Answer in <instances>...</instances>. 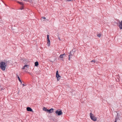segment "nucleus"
Returning <instances> with one entry per match:
<instances>
[{
    "instance_id": "nucleus-24",
    "label": "nucleus",
    "mask_w": 122,
    "mask_h": 122,
    "mask_svg": "<svg viewBox=\"0 0 122 122\" xmlns=\"http://www.w3.org/2000/svg\"><path fill=\"white\" fill-rule=\"evenodd\" d=\"M58 38V39H59L60 40V38L59 37Z\"/></svg>"
},
{
    "instance_id": "nucleus-16",
    "label": "nucleus",
    "mask_w": 122,
    "mask_h": 122,
    "mask_svg": "<svg viewBox=\"0 0 122 122\" xmlns=\"http://www.w3.org/2000/svg\"><path fill=\"white\" fill-rule=\"evenodd\" d=\"M5 89V88L4 87H2L1 86H0V90L2 91Z\"/></svg>"
},
{
    "instance_id": "nucleus-25",
    "label": "nucleus",
    "mask_w": 122,
    "mask_h": 122,
    "mask_svg": "<svg viewBox=\"0 0 122 122\" xmlns=\"http://www.w3.org/2000/svg\"><path fill=\"white\" fill-rule=\"evenodd\" d=\"M114 122H117V121H115Z\"/></svg>"
},
{
    "instance_id": "nucleus-19",
    "label": "nucleus",
    "mask_w": 122,
    "mask_h": 122,
    "mask_svg": "<svg viewBox=\"0 0 122 122\" xmlns=\"http://www.w3.org/2000/svg\"><path fill=\"white\" fill-rule=\"evenodd\" d=\"M18 80H19V81H20L21 80L20 79V78L18 76Z\"/></svg>"
},
{
    "instance_id": "nucleus-12",
    "label": "nucleus",
    "mask_w": 122,
    "mask_h": 122,
    "mask_svg": "<svg viewBox=\"0 0 122 122\" xmlns=\"http://www.w3.org/2000/svg\"><path fill=\"white\" fill-rule=\"evenodd\" d=\"M42 18L41 20L43 21H44L45 20H48L46 19V18L44 17H42Z\"/></svg>"
},
{
    "instance_id": "nucleus-3",
    "label": "nucleus",
    "mask_w": 122,
    "mask_h": 122,
    "mask_svg": "<svg viewBox=\"0 0 122 122\" xmlns=\"http://www.w3.org/2000/svg\"><path fill=\"white\" fill-rule=\"evenodd\" d=\"M56 76L57 78V80L58 81H59L61 78V76L59 75L58 74V71H56Z\"/></svg>"
},
{
    "instance_id": "nucleus-6",
    "label": "nucleus",
    "mask_w": 122,
    "mask_h": 122,
    "mask_svg": "<svg viewBox=\"0 0 122 122\" xmlns=\"http://www.w3.org/2000/svg\"><path fill=\"white\" fill-rule=\"evenodd\" d=\"M65 54L64 53L63 54L59 56V58H60L61 60H62V61L63 60V58L65 57Z\"/></svg>"
},
{
    "instance_id": "nucleus-18",
    "label": "nucleus",
    "mask_w": 122,
    "mask_h": 122,
    "mask_svg": "<svg viewBox=\"0 0 122 122\" xmlns=\"http://www.w3.org/2000/svg\"><path fill=\"white\" fill-rule=\"evenodd\" d=\"M97 36L98 37H101V35L100 34H98L97 35Z\"/></svg>"
},
{
    "instance_id": "nucleus-17",
    "label": "nucleus",
    "mask_w": 122,
    "mask_h": 122,
    "mask_svg": "<svg viewBox=\"0 0 122 122\" xmlns=\"http://www.w3.org/2000/svg\"><path fill=\"white\" fill-rule=\"evenodd\" d=\"M17 2L19 3V4H20L23 5H24L23 3L22 2H20L19 1H18Z\"/></svg>"
},
{
    "instance_id": "nucleus-10",
    "label": "nucleus",
    "mask_w": 122,
    "mask_h": 122,
    "mask_svg": "<svg viewBox=\"0 0 122 122\" xmlns=\"http://www.w3.org/2000/svg\"><path fill=\"white\" fill-rule=\"evenodd\" d=\"M26 110L28 112H33L32 109L30 107H27L26 108Z\"/></svg>"
},
{
    "instance_id": "nucleus-11",
    "label": "nucleus",
    "mask_w": 122,
    "mask_h": 122,
    "mask_svg": "<svg viewBox=\"0 0 122 122\" xmlns=\"http://www.w3.org/2000/svg\"><path fill=\"white\" fill-rule=\"evenodd\" d=\"M53 109L52 108L49 110L48 109L47 112L49 113H51L53 112Z\"/></svg>"
},
{
    "instance_id": "nucleus-7",
    "label": "nucleus",
    "mask_w": 122,
    "mask_h": 122,
    "mask_svg": "<svg viewBox=\"0 0 122 122\" xmlns=\"http://www.w3.org/2000/svg\"><path fill=\"white\" fill-rule=\"evenodd\" d=\"M29 65H25L21 69H25L26 70L27 69V68H29Z\"/></svg>"
},
{
    "instance_id": "nucleus-13",
    "label": "nucleus",
    "mask_w": 122,
    "mask_h": 122,
    "mask_svg": "<svg viewBox=\"0 0 122 122\" xmlns=\"http://www.w3.org/2000/svg\"><path fill=\"white\" fill-rule=\"evenodd\" d=\"M72 56V54H71V52L69 53V58H68V60H70V59L71 58V56Z\"/></svg>"
},
{
    "instance_id": "nucleus-21",
    "label": "nucleus",
    "mask_w": 122,
    "mask_h": 122,
    "mask_svg": "<svg viewBox=\"0 0 122 122\" xmlns=\"http://www.w3.org/2000/svg\"><path fill=\"white\" fill-rule=\"evenodd\" d=\"M28 73H29L30 74V75H31V73L29 72H28Z\"/></svg>"
},
{
    "instance_id": "nucleus-20",
    "label": "nucleus",
    "mask_w": 122,
    "mask_h": 122,
    "mask_svg": "<svg viewBox=\"0 0 122 122\" xmlns=\"http://www.w3.org/2000/svg\"><path fill=\"white\" fill-rule=\"evenodd\" d=\"M91 62H93L94 63H95V60H93L92 61H91Z\"/></svg>"
},
{
    "instance_id": "nucleus-22",
    "label": "nucleus",
    "mask_w": 122,
    "mask_h": 122,
    "mask_svg": "<svg viewBox=\"0 0 122 122\" xmlns=\"http://www.w3.org/2000/svg\"><path fill=\"white\" fill-rule=\"evenodd\" d=\"M20 81V83H21V84H22V81H21H21Z\"/></svg>"
},
{
    "instance_id": "nucleus-5",
    "label": "nucleus",
    "mask_w": 122,
    "mask_h": 122,
    "mask_svg": "<svg viewBox=\"0 0 122 122\" xmlns=\"http://www.w3.org/2000/svg\"><path fill=\"white\" fill-rule=\"evenodd\" d=\"M55 113L57 115L60 116L62 114V112L61 111H59L58 110H57L56 111Z\"/></svg>"
},
{
    "instance_id": "nucleus-1",
    "label": "nucleus",
    "mask_w": 122,
    "mask_h": 122,
    "mask_svg": "<svg viewBox=\"0 0 122 122\" xmlns=\"http://www.w3.org/2000/svg\"><path fill=\"white\" fill-rule=\"evenodd\" d=\"M0 67L3 71H5L6 68L5 63L3 61L1 62L0 63Z\"/></svg>"
},
{
    "instance_id": "nucleus-2",
    "label": "nucleus",
    "mask_w": 122,
    "mask_h": 122,
    "mask_svg": "<svg viewBox=\"0 0 122 122\" xmlns=\"http://www.w3.org/2000/svg\"><path fill=\"white\" fill-rule=\"evenodd\" d=\"M90 116L91 119L93 121H95L97 120V118L92 113H90Z\"/></svg>"
},
{
    "instance_id": "nucleus-23",
    "label": "nucleus",
    "mask_w": 122,
    "mask_h": 122,
    "mask_svg": "<svg viewBox=\"0 0 122 122\" xmlns=\"http://www.w3.org/2000/svg\"><path fill=\"white\" fill-rule=\"evenodd\" d=\"M22 85L23 86H25V85L24 84H23Z\"/></svg>"
},
{
    "instance_id": "nucleus-9",
    "label": "nucleus",
    "mask_w": 122,
    "mask_h": 122,
    "mask_svg": "<svg viewBox=\"0 0 122 122\" xmlns=\"http://www.w3.org/2000/svg\"><path fill=\"white\" fill-rule=\"evenodd\" d=\"M119 26L121 30L122 29V20L119 22Z\"/></svg>"
},
{
    "instance_id": "nucleus-14",
    "label": "nucleus",
    "mask_w": 122,
    "mask_h": 122,
    "mask_svg": "<svg viewBox=\"0 0 122 122\" xmlns=\"http://www.w3.org/2000/svg\"><path fill=\"white\" fill-rule=\"evenodd\" d=\"M43 110L44 111H46L47 112L48 109L45 107H44L43 108Z\"/></svg>"
},
{
    "instance_id": "nucleus-15",
    "label": "nucleus",
    "mask_w": 122,
    "mask_h": 122,
    "mask_svg": "<svg viewBox=\"0 0 122 122\" xmlns=\"http://www.w3.org/2000/svg\"><path fill=\"white\" fill-rule=\"evenodd\" d=\"M39 64V63L38 62L36 61L35 62V66H37Z\"/></svg>"
},
{
    "instance_id": "nucleus-8",
    "label": "nucleus",
    "mask_w": 122,
    "mask_h": 122,
    "mask_svg": "<svg viewBox=\"0 0 122 122\" xmlns=\"http://www.w3.org/2000/svg\"><path fill=\"white\" fill-rule=\"evenodd\" d=\"M121 117H122L119 114H117L116 118V121L117 120H120Z\"/></svg>"
},
{
    "instance_id": "nucleus-4",
    "label": "nucleus",
    "mask_w": 122,
    "mask_h": 122,
    "mask_svg": "<svg viewBox=\"0 0 122 122\" xmlns=\"http://www.w3.org/2000/svg\"><path fill=\"white\" fill-rule=\"evenodd\" d=\"M47 45L48 46H50V41L49 38V35H47Z\"/></svg>"
}]
</instances>
